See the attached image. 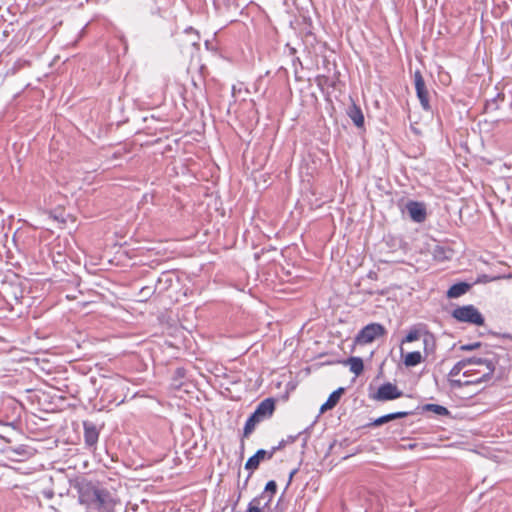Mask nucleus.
<instances>
[{
    "mask_svg": "<svg viewBox=\"0 0 512 512\" xmlns=\"http://www.w3.org/2000/svg\"><path fill=\"white\" fill-rule=\"evenodd\" d=\"M414 84L417 98L420 101L421 107L424 111L430 112L431 105L429 101V92L426 88L424 78L419 70L414 73Z\"/></svg>",
    "mask_w": 512,
    "mask_h": 512,
    "instance_id": "5",
    "label": "nucleus"
},
{
    "mask_svg": "<svg viewBox=\"0 0 512 512\" xmlns=\"http://www.w3.org/2000/svg\"><path fill=\"white\" fill-rule=\"evenodd\" d=\"M73 488L77 491L79 503L87 509L114 512L118 499L115 493L105 488L100 482L78 478Z\"/></svg>",
    "mask_w": 512,
    "mask_h": 512,
    "instance_id": "1",
    "label": "nucleus"
},
{
    "mask_svg": "<svg viewBox=\"0 0 512 512\" xmlns=\"http://www.w3.org/2000/svg\"><path fill=\"white\" fill-rule=\"evenodd\" d=\"M470 361L471 360H465V359L458 361L450 370L449 377L458 376L463 369H465L467 366L470 365Z\"/></svg>",
    "mask_w": 512,
    "mask_h": 512,
    "instance_id": "21",
    "label": "nucleus"
},
{
    "mask_svg": "<svg viewBox=\"0 0 512 512\" xmlns=\"http://www.w3.org/2000/svg\"><path fill=\"white\" fill-rule=\"evenodd\" d=\"M452 316L459 322H465L475 325H483L484 317L473 305L457 307L453 310Z\"/></svg>",
    "mask_w": 512,
    "mask_h": 512,
    "instance_id": "2",
    "label": "nucleus"
},
{
    "mask_svg": "<svg viewBox=\"0 0 512 512\" xmlns=\"http://www.w3.org/2000/svg\"><path fill=\"white\" fill-rule=\"evenodd\" d=\"M406 211L414 222L421 223L426 219V207L421 202L409 201L406 204Z\"/></svg>",
    "mask_w": 512,
    "mask_h": 512,
    "instance_id": "8",
    "label": "nucleus"
},
{
    "mask_svg": "<svg viewBox=\"0 0 512 512\" xmlns=\"http://www.w3.org/2000/svg\"><path fill=\"white\" fill-rule=\"evenodd\" d=\"M261 421L262 420L259 418V416L253 412L245 423L243 436L248 437L254 431L256 425Z\"/></svg>",
    "mask_w": 512,
    "mask_h": 512,
    "instance_id": "18",
    "label": "nucleus"
},
{
    "mask_svg": "<svg viewBox=\"0 0 512 512\" xmlns=\"http://www.w3.org/2000/svg\"><path fill=\"white\" fill-rule=\"evenodd\" d=\"M476 374L482 375L481 370H466L463 372V376L467 378L466 380H475L477 377H474Z\"/></svg>",
    "mask_w": 512,
    "mask_h": 512,
    "instance_id": "25",
    "label": "nucleus"
},
{
    "mask_svg": "<svg viewBox=\"0 0 512 512\" xmlns=\"http://www.w3.org/2000/svg\"><path fill=\"white\" fill-rule=\"evenodd\" d=\"M271 458H272L271 452L264 450V449H259L253 456H251L247 460V462L245 464V468L247 470L254 471L259 467V464L261 461H263L265 459L270 460Z\"/></svg>",
    "mask_w": 512,
    "mask_h": 512,
    "instance_id": "9",
    "label": "nucleus"
},
{
    "mask_svg": "<svg viewBox=\"0 0 512 512\" xmlns=\"http://www.w3.org/2000/svg\"><path fill=\"white\" fill-rule=\"evenodd\" d=\"M386 334L385 327L380 323H370L364 326L356 335L355 342L360 345L373 342L376 338Z\"/></svg>",
    "mask_w": 512,
    "mask_h": 512,
    "instance_id": "3",
    "label": "nucleus"
},
{
    "mask_svg": "<svg viewBox=\"0 0 512 512\" xmlns=\"http://www.w3.org/2000/svg\"><path fill=\"white\" fill-rule=\"evenodd\" d=\"M185 34L187 36H191V45L192 46H196L197 45V41L199 39L198 34L195 33L192 28L185 30Z\"/></svg>",
    "mask_w": 512,
    "mask_h": 512,
    "instance_id": "26",
    "label": "nucleus"
},
{
    "mask_svg": "<svg viewBox=\"0 0 512 512\" xmlns=\"http://www.w3.org/2000/svg\"><path fill=\"white\" fill-rule=\"evenodd\" d=\"M493 375V363L488 361V371H485L481 376H478L475 380H461L455 379V377H450L449 384L453 389H460L464 386L469 385H477L483 382H488L491 380Z\"/></svg>",
    "mask_w": 512,
    "mask_h": 512,
    "instance_id": "6",
    "label": "nucleus"
},
{
    "mask_svg": "<svg viewBox=\"0 0 512 512\" xmlns=\"http://www.w3.org/2000/svg\"><path fill=\"white\" fill-rule=\"evenodd\" d=\"M344 364L348 365L350 371L356 376H359L364 370L363 360L360 357H350L344 362Z\"/></svg>",
    "mask_w": 512,
    "mask_h": 512,
    "instance_id": "17",
    "label": "nucleus"
},
{
    "mask_svg": "<svg viewBox=\"0 0 512 512\" xmlns=\"http://www.w3.org/2000/svg\"><path fill=\"white\" fill-rule=\"evenodd\" d=\"M295 473H296V470H294V471H292V472L290 473V480L292 479V477L294 476V474H295Z\"/></svg>",
    "mask_w": 512,
    "mask_h": 512,
    "instance_id": "31",
    "label": "nucleus"
},
{
    "mask_svg": "<svg viewBox=\"0 0 512 512\" xmlns=\"http://www.w3.org/2000/svg\"><path fill=\"white\" fill-rule=\"evenodd\" d=\"M423 358L419 351H413L406 354L404 364L407 367H414L422 362Z\"/></svg>",
    "mask_w": 512,
    "mask_h": 512,
    "instance_id": "19",
    "label": "nucleus"
},
{
    "mask_svg": "<svg viewBox=\"0 0 512 512\" xmlns=\"http://www.w3.org/2000/svg\"><path fill=\"white\" fill-rule=\"evenodd\" d=\"M344 391L345 389L343 387H340L337 390L333 391L328 397L327 401L321 406V411L324 412L326 410L334 408L338 404Z\"/></svg>",
    "mask_w": 512,
    "mask_h": 512,
    "instance_id": "14",
    "label": "nucleus"
},
{
    "mask_svg": "<svg viewBox=\"0 0 512 512\" xmlns=\"http://www.w3.org/2000/svg\"><path fill=\"white\" fill-rule=\"evenodd\" d=\"M276 490H277V484L275 481L271 480L266 484L265 490L261 495H265L266 499L271 496V499H272L273 495L276 493Z\"/></svg>",
    "mask_w": 512,
    "mask_h": 512,
    "instance_id": "22",
    "label": "nucleus"
},
{
    "mask_svg": "<svg viewBox=\"0 0 512 512\" xmlns=\"http://www.w3.org/2000/svg\"><path fill=\"white\" fill-rule=\"evenodd\" d=\"M420 337V333L417 330H411L402 340V343H409L418 340Z\"/></svg>",
    "mask_w": 512,
    "mask_h": 512,
    "instance_id": "24",
    "label": "nucleus"
},
{
    "mask_svg": "<svg viewBox=\"0 0 512 512\" xmlns=\"http://www.w3.org/2000/svg\"><path fill=\"white\" fill-rule=\"evenodd\" d=\"M271 502V496L266 499L265 495H260L251 500L246 512H262V510Z\"/></svg>",
    "mask_w": 512,
    "mask_h": 512,
    "instance_id": "12",
    "label": "nucleus"
},
{
    "mask_svg": "<svg viewBox=\"0 0 512 512\" xmlns=\"http://www.w3.org/2000/svg\"><path fill=\"white\" fill-rule=\"evenodd\" d=\"M84 442L88 448H95L99 439L100 431L91 421H83Z\"/></svg>",
    "mask_w": 512,
    "mask_h": 512,
    "instance_id": "7",
    "label": "nucleus"
},
{
    "mask_svg": "<svg viewBox=\"0 0 512 512\" xmlns=\"http://www.w3.org/2000/svg\"><path fill=\"white\" fill-rule=\"evenodd\" d=\"M480 346H481L480 342H475V343H472V344L461 345L460 346V350H462V351H472V350H475V349L479 348Z\"/></svg>",
    "mask_w": 512,
    "mask_h": 512,
    "instance_id": "27",
    "label": "nucleus"
},
{
    "mask_svg": "<svg viewBox=\"0 0 512 512\" xmlns=\"http://www.w3.org/2000/svg\"><path fill=\"white\" fill-rule=\"evenodd\" d=\"M470 284L466 282H460L452 285L448 291H447V297L448 298H458L462 295H464L469 289Z\"/></svg>",
    "mask_w": 512,
    "mask_h": 512,
    "instance_id": "15",
    "label": "nucleus"
},
{
    "mask_svg": "<svg viewBox=\"0 0 512 512\" xmlns=\"http://www.w3.org/2000/svg\"><path fill=\"white\" fill-rule=\"evenodd\" d=\"M424 350L428 354L429 352H432L434 349V340L433 337L429 334L425 335L424 339Z\"/></svg>",
    "mask_w": 512,
    "mask_h": 512,
    "instance_id": "23",
    "label": "nucleus"
},
{
    "mask_svg": "<svg viewBox=\"0 0 512 512\" xmlns=\"http://www.w3.org/2000/svg\"><path fill=\"white\" fill-rule=\"evenodd\" d=\"M465 360H471L470 365L484 366V369L481 370L482 374L485 371H488V361L493 363V372L495 371L496 364L498 362L494 355L491 357H485V358L471 357V358H466Z\"/></svg>",
    "mask_w": 512,
    "mask_h": 512,
    "instance_id": "16",
    "label": "nucleus"
},
{
    "mask_svg": "<svg viewBox=\"0 0 512 512\" xmlns=\"http://www.w3.org/2000/svg\"><path fill=\"white\" fill-rule=\"evenodd\" d=\"M274 409H275L274 400L272 398H267L258 404L254 413L256 415H258L261 420H264L265 418H268L273 414Z\"/></svg>",
    "mask_w": 512,
    "mask_h": 512,
    "instance_id": "10",
    "label": "nucleus"
},
{
    "mask_svg": "<svg viewBox=\"0 0 512 512\" xmlns=\"http://www.w3.org/2000/svg\"><path fill=\"white\" fill-rule=\"evenodd\" d=\"M402 395L403 392L395 384L386 382L371 395V398L375 401L385 402L400 398Z\"/></svg>",
    "mask_w": 512,
    "mask_h": 512,
    "instance_id": "4",
    "label": "nucleus"
},
{
    "mask_svg": "<svg viewBox=\"0 0 512 512\" xmlns=\"http://www.w3.org/2000/svg\"><path fill=\"white\" fill-rule=\"evenodd\" d=\"M411 414H412V412H408V411H400V412L386 414V415H383V416L375 419L370 425L371 426H381L389 421H392L395 419H400V418H405Z\"/></svg>",
    "mask_w": 512,
    "mask_h": 512,
    "instance_id": "13",
    "label": "nucleus"
},
{
    "mask_svg": "<svg viewBox=\"0 0 512 512\" xmlns=\"http://www.w3.org/2000/svg\"><path fill=\"white\" fill-rule=\"evenodd\" d=\"M285 445H286V440H282V441H281L277 446L272 447V449L269 451V452H271V453H272V457L274 456V454H275L278 450H280V449H282L283 447H285Z\"/></svg>",
    "mask_w": 512,
    "mask_h": 512,
    "instance_id": "28",
    "label": "nucleus"
},
{
    "mask_svg": "<svg viewBox=\"0 0 512 512\" xmlns=\"http://www.w3.org/2000/svg\"><path fill=\"white\" fill-rule=\"evenodd\" d=\"M347 115L352 120L355 126L358 128L363 127L364 125V115L359 106L355 103H352L347 109Z\"/></svg>",
    "mask_w": 512,
    "mask_h": 512,
    "instance_id": "11",
    "label": "nucleus"
},
{
    "mask_svg": "<svg viewBox=\"0 0 512 512\" xmlns=\"http://www.w3.org/2000/svg\"><path fill=\"white\" fill-rule=\"evenodd\" d=\"M423 409L425 411L433 412L440 416H447L450 414L449 410L446 407L438 404H426L423 407Z\"/></svg>",
    "mask_w": 512,
    "mask_h": 512,
    "instance_id": "20",
    "label": "nucleus"
},
{
    "mask_svg": "<svg viewBox=\"0 0 512 512\" xmlns=\"http://www.w3.org/2000/svg\"><path fill=\"white\" fill-rule=\"evenodd\" d=\"M0 438L5 440L6 442H10V440H8L5 436H3L2 434H0Z\"/></svg>",
    "mask_w": 512,
    "mask_h": 512,
    "instance_id": "30",
    "label": "nucleus"
},
{
    "mask_svg": "<svg viewBox=\"0 0 512 512\" xmlns=\"http://www.w3.org/2000/svg\"><path fill=\"white\" fill-rule=\"evenodd\" d=\"M296 438L297 436H289L288 439L286 440V444L293 443L296 440Z\"/></svg>",
    "mask_w": 512,
    "mask_h": 512,
    "instance_id": "29",
    "label": "nucleus"
}]
</instances>
